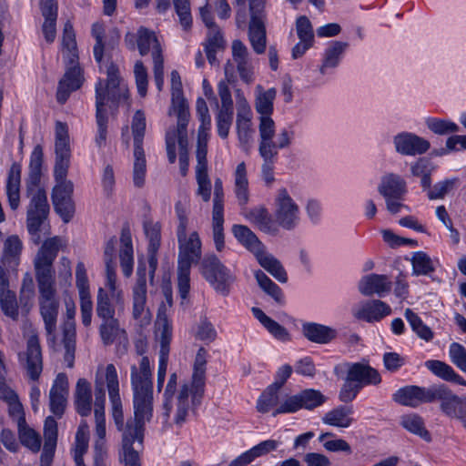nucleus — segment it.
Masks as SVG:
<instances>
[{
  "label": "nucleus",
  "mask_w": 466,
  "mask_h": 466,
  "mask_svg": "<svg viewBox=\"0 0 466 466\" xmlns=\"http://www.w3.org/2000/svg\"><path fill=\"white\" fill-rule=\"evenodd\" d=\"M134 420L127 423L123 432L120 459L125 466H141L138 449L142 448L146 422L153 416L154 390L149 359L142 357L138 365L130 368Z\"/></svg>",
  "instance_id": "1"
},
{
  "label": "nucleus",
  "mask_w": 466,
  "mask_h": 466,
  "mask_svg": "<svg viewBox=\"0 0 466 466\" xmlns=\"http://www.w3.org/2000/svg\"><path fill=\"white\" fill-rule=\"evenodd\" d=\"M208 352L200 348L195 357L193 373L189 383H183L178 389V375L170 373L163 392L165 416L169 417L175 406L174 421L183 424L190 410L201 404L206 386V365Z\"/></svg>",
  "instance_id": "2"
},
{
  "label": "nucleus",
  "mask_w": 466,
  "mask_h": 466,
  "mask_svg": "<svg viewBox=\"0 0 466 466\" xmlns=\"http://www.w3.org/2000/svg\"><path fill=\"white\" fill-rule=\"evenodd\" d=\"M71 159V147L66 124L57 121L55 128V166L53 176L56 184L52 189L51 198L54 208L67 223L75 213V203L72 196L73 182L66 178Z\"/></svg>",
  "instance_id": "3"
},
{
  "label": "nucleus",
  "mask_w": 466,
  "mask_h": 466,
  "mask_svg": "<svg viewBox=\"0 0 466 466\" xmlns=\"http://www.w3.org/2000/svg\"><path fill=\"white\" fill-rule=\"evenodd\" d=\"M43 159V147L36 145L30 155L28 174L25 179L26 195L30 198L26 226L33 242L36 245L41 240L39 235L41 226L49 212L46 192L41 185Z\"/></svg>",
  "instance_id": "4"
},
{
  "label": "nucleus",
  "mask_w": 466,
  "mask_h": 466,
  "mask_svg": "<svg viewBox=\"0 0 466 466\" xmlns=\"http://www.w3.org/2000/svg\"><path fill=\"white\" fill-rule=\"evenodd\" d=\"M106 83L99 80L96 85V145L105 146L107 135V114L106 106L120 104L128 98L129 91L126 82L119 77L118 68L114 66L106 67Z\"/></svg>",
  "instance_id": "5"
},
{
  "label": "nucleus",
  "mask_w": 466,
  "mask_h": 466,
  "mask_svg": "<svg viewBox=\"0 0 466 466\" xmlns=\"http://www.w3.org/2000/svg\"><path fill=\"white\" fill-rule=\"evenodd\" d=\"M61 46L63 59L66 65V71L64 77L59 81L56 98L59 103L64 104L67 100L70 93L78 89L83 83L81 69L78 66V50L76 34L69 21L64 25Z\"/></svg>",
  "instance_id": "6"
},
{
  "label": "nucleus",
  "mask_w": 466,
  "mask_h": 466,
  "mask_svg": "<svg viewBox=\"0 0 466 466\" xmlns=\"http://www.w3.org/2000/svg\"><path fill=\"white\" fill-rule=\"evenodd\" d=\"M105 385L108 390L109 401L111 404V413L114 421L118 430L123 429L124 414L122 401L119 394V380L116 369L114 364L110 363L106 366H99L95 377V401L94 411L96 409L98 397H101L103 415H105L106 405V390ZM106 420V416H104Z\"/></svg>",
  "instance_id": "7"
},
{
  "label": "nucleus",
  "mask_w": 466,
  "mask_h": 466,
  "mask_svg": "<svg viewBox=\"0 0 466 466\" xmlns=\"http://www.w3.org/2000/svg\"><path fill=\"white\" fill-rule=\"evenodd\" d=\"M274 222L278 228L292 231L300 223V208L285 187L277 189L273 198Z\"/></svg>",
  "instance_id": "8"
},
{
  "label": "nucleus",
  "mask_w": 466,
  "mask_h": 466,
  "mask_svg": "<svg viewBox=\"0 0 466 466\" xmlns=\"http://www.w3.org/2000/svg\"><path fill=\"white\" fill-rule=\"evenodd\" d=\"M62 246V238L53 237L46 239L39 248L34 258V268L37 283L55 282L53 262Z\"/></svg>",
  "instance_id": "9"
},
{
  "label": "nucleus",
  "mask_w": 466,
  "mask_h": 466,
  "mask_svg": "<svg viewBox=\"0 0 466 466\" xmlns=\"http://www.w3.org/2000/svg\"><path fill=\"white\" fill-rule=\"evenodd\" d=\"M200 272L214 289L227 295L234 276L230 270L214 254H208L200 263Z\"/></svg>",
  "instance_id": "10"
},
{
  "label": "nucleus",
  "mask_w": 466,
  "mask_h": 466,
  "mask_svg": "<svg viewBox=\"0 0 466 466\" xmlns=\"http://www.w3.org/2000/svg\"><path fill=\"white\" fill-rule=\"evenodd\" d=\"M171 77V107L169 115L177 117V137L181 146L186 144V127L189 119L188 106L183 95L181 78L177 71L173 70Z\"/></svg>",
  "instance_id": "11"
},
{
  "label": "nucleus",
  "mask_w": 466,
  "mask_h": 466,
  "mask_svg": "<svg viewBox=\"0 0 466 466\" xmlns=\"http://www.w3.org/2000/svg\"><path fill=\"white\" fill-rule=\"evenodd\" d=\"M250 22L248 26V40L258 55L265 53L267 35L265 27V0H248Z\"/></svg>",
  "instance_id": "12"
},
{
  "label": "nucleus",
  "mask_w": 466,
  "mask_h": 466,
  "mask_svg": "<svg viewBox=\"0 0 466 466\" xmlns=\"http://www.w3.org/2000/svg\"><path fill=\"white\" fill-rule=\"evenodd\" d=\"M39 290L40 313L48 336L56 329L59 300L56 298L55 282L37 283Z\"/></svg>",
  "instance_id": "13"
},
{
  "label": "nucleus",
  "mask_w": 466,
  "mask_h": 466,
  "mask_svg": "<svg viewBox=\"0 0 466 466\" xmlns=\"http://www.w3.org/2000/svg\"><path fill=\"white\" fill-rule=\"evenodd\" d=\"M178 258L177 265L191 267L201 258L202 243L197 231L187 234V229H177Z\"/></svg>",
  "instance_id": "14"
},
{
  "label": "nucleus",
  "mask_w": 466,
  "mask_h": 466,
  "mask_svg": "<svg viewBox=\"0 0 466 466\" xmlns=\"http://www.w3.org/2000/svg\"><path fill=\"white\" fill-rule=\"evenodd\" d=\"M18 361L31 380L35 381L39 379L43 370V359L36 335L29 337L25 351L18 353Z\"/></svg>",
  "instance_id": "15"
},
{
  "label": "nucleus",
  "mask_w": 466,
  "mask_h": 466,
  "mask_svg": "<svg viewBox=\"0 0 466 466\" xmlns=\"http://www.w3.org/2000/svg\"><path fill=\"white\" fill-rule=\"evenodd\" d=\"M396 153L405 157H416L425 154L431 147L426 138L409 131H401L392 137Z\"/></svg>",
  "instance_id": "16"
},
{
  "label": "nucleus",
  "mask_w": 466,
  "mask_h": 466,
  "mask_svg": "<svg viewBox=\"0 0 466 466\" xmlns=\"http://www.w3.org/2000/svg\"><path fill=\"white\" fill-rule=\"evenodd\" d=\"M137 276V283L133 289V318L139 322L140 326H146L150 323L151 316L146 309L147 280L145 264L139 262Z\"/></svg>",
  "instance_id": "17"
},
{
  "label": "nucleus",
  "mask_w": 466,
  "mask_h": 466,
  "mask_svg": "<svg viewBox=\"0 0 466 466\" xmlns=\"http://www.w3.org/2000/svg\"><path fill=\"white\" fill-rule=\"evenodd\" d=\"M277 96V90L274 87L265 90L260 85L255 88L254 107L258 116V129L263 128L266 132L271 127L274 120L271 115L274 111V101Z\"/></svg>",
  "instance_id": "18"
},
{
  "label": "nucleus",
  "mask_w": 466,
  "mask_h": 466,
  "mask_svg": "<svg viewBox=\"0 0 466 466\" xmlns=\"http://www.w3.org/2000/svg\"><path fill=\"white\" fill-rule=\"evenodd\" d=\"M218 92L221 100V107L216 117L217 129L221 138H227L233 119V100L229 87L225 81L218 83Z\"/></svg>",
  "instance_id": "19"
},
{
  "label": "nucleus",
  "mask_w": 466,
  "mask_h": 466,
  "mask_svg": "<svg viewBox=\"0 0 466 466\" xmlns=\"http://www.w3.org/2000/svg\"><path fill=\"white\" fill-rule=\"evenodd\" d=\"M76 285L79 294L81 319L84 326L91 324L93 301L89 291V281L85 264L79 261L76 268Z\"/></svg>",
  "instance_id": "20"
},
{
  "label": "nucleus",
  "mask_w": 466,
  "mask_h": 466,
  "mask_svg": "<svg viewBox=\"0 0 466 466\" xmlns=\"http://www.w3.org/2000/svg\"><path fill=\"white\" fill-rule=\"evenodd\" d=\"M435 400L440 401L441 410L450 418L460 420L461 416L466 410V397H459L453 394L443 385H435L432 402Z\"/></svg>",
  "instance_id": "21"
},
{
  "label": "nucleus",
  "mask_w": 466,
  "mask_h": 466,
  "mask_svg": "<svg viewBox=\"0 0 466 466\" xmlns=\"http://www.w3.org/2000/svg\"><path fill=\"white\" fill-rule=\"evenodd\" d=\"M435 386L429 388L420 386H406L399 389L392 396L395 402L412 408L422 403L432 402Z\"/></svg>",
  "instance_id": "22"
},
{
  "label": "nucleus",
  "mask_w": 466,
  "mask_h": 466,
  "mask_svg": "<svg viewBox=\"0 0 466 466\" xmlns=\"http://www.w3.org/2000/svg\"><path fill=\"white\" fill-rule=\"evenodd\" d=\"M295 29L299 42L291 49V57L299 59L314 46L315 34L312 24L306 15L297 17Z\"/></svg>",
  "instance_id": "23"
},
{
  "label": "nucleus",
  "mask_w": 466,
  "mask_h": 466,
  "mask_svg": "<svg viewBox=\"0 0 466 466\" xmlns=\"http://www.w3.org/2000/svg\"><path fill=\"white\" fill-rule=\"evenodd\" d=\"M348 46L349 44L342 41L328 43L321 53L320 64L319 66V72L321 76L334 73L340 65Z\"/></svg>",
  "instance_id": "24"
},
{
  "label": "nucleus",
  "mask_w": 466,
  "mask_h": 466,
  "mask_svg": "<svg viewBox=\"0 0 466 466\" xmlns=\"http://www.w3.org/2000/svg\"><path fill=\"white\" fill-rule=\"evenodd\" d=\"M391 308L380 299H371L359 303L353 309V316L360 320L378 322L391 314Z\"/></svg>",
  "instance_id": "25"
},
{
  "label": "nucleus",
  "mask_w": 466,
  "mask_h": 466,
  "mask_svg": "<svg viewBox=\"0 0 466 466\" xmlns=\"http://www.w3.org/2000/svg\"><path fill=\"white\" fill-rule=\"evenodd\" d=\"M68 397V379L65 373L56 377L49 392V407L51 412L60 418L66 407Z\"/></svg>",
  "instance_id": "26"
},
{
  "label": "nucleus",
  "mask_w": 466,
  "mask_h": 466,
  "mask_svg": "<svg viewBox=\"0 0 466 466\" xmlns=\"http://www.w3.org/2000/svg\"><path fill=\"white\" fill-rule=\"evenodd\" d=\"M158 324L162 325L160 333V351L157 378V391L160 392L164 389V383L168 364L169 342L171 340L172 333L167 319H158Z\"/></svg>",
  "instance_id": "27"
},
{
  "label": "nucleus",
  "mask_w": 466,
  "mask_h": 466,
  "mask_svg": "<svg viewBox=\"0 0 466 466\" xmlns=\"http://www.w3.org/2000/svg\"><path fill=\"white\" fill-rule=\"evenodd\" d=\"M268 128L267 132L263 128L258 129V149H262L264 147H269L272 152L275 151V156L278 157L279 149L289 147L294 137V132L290 128H282L279 133L278 141L274 142L273 138L276 134L275 122H273L271 127Z\"/></svg>",
  "instance_id": "28"
},
{
  "label": "nucleus",
  "mask_w": 466,
  "mask_h": 466,
  "mask_svg": "<svg viewBox=\"0 0 466 466\" xmlns=\"http://www.w3.org/2000/svg\"><path fill=\"white\" fill-rule=\"evenodd\" d=\"M241 213L247 220L254 224L262 232L277 236L279 228L266 207L260 205L252 208L247 206L241 208Z\"/></svg>",
  "instance_id": "29"
},
{
  "label": "nucleus",
  "mask_w": 466,
  "mask_h": 466,
  "mask_svg": "<svg viewBox=\"0 0 466 466\" xmlns=\"http://www.w3.org/2000/svg\"><path fill=\"white\" fill-rule=\"evenodd\" d=\"M301 333L307 340L320 345L329 344L338 337L336 329L313 321L303 322Z\"/></svg>",
  "instance_id": "30"
},
{
  "label": "nucleus",
  "mask_w": 466,
  "mask_h": 466,
  "mask_svg": "<svg viewBox=\"0 0 466 466\" xmlns=\"http://www.w3.org/2000/svg\"><path fill=\"white\" fill-rule=\"evenodd\" d=\"M231 49L232 60L241 80L246 83L252 82L254 66L248 47L240 40H234Z\"/></svg>",
  "instance_id": "31"
},
{
  "label": "nucleus",
  "mask_w": 466,
  "mask_h": 466,
  "mask_svg": "<svg viewBox=\"0 0 466 466\" xmlns=\"http://www.w3.org/2000/svg\"><path fill=\"white\" fill-rule=\"evenodd\" d=\"M347 374L362 389L370 385H378L381 381L380 374L377 370L367 363H347Z\"/></svg>",
  "instance_id": "32"
},
{
  "label": "nucleus",
  "mask_w": 466,
  "mask_h": 466,
  "mask_svg": "<svg viewBox=\"0 0 466 466\" xmlns=\"http://www.w3.org/2000/svg\"><path fill=\"white\" fill-rule=\"evenodd\" d=\"M237 132L240 148L249 153L253 142V128L248 105H245L237 114Z\"/></svg>",
  "instance_id": "33"
},
{
  "label": "nucleus",
  "mask_w": 466,
  "mask_h": 466,
  "mask_svg": "<svg viewBox=\"0 0 466 466\" xmlns=\"http://www.w3.org/2000/svg\"><path fill=\"white\" fill-rule=\"evenodd\" d=\"M21 175V164L14 162L8 170L5 187L7 201L12 210H16L20 206Z\"/></svg>",
  "instance_id": "34"
},
{
  "label": "nucleus",
  "mask_w": 466,
  "mask_h": 466,
  "mask_svg": "<svg viewBox=\"0 0 466 466\" xmlns=\"http://www.w3.org/2000/svg\"><path fill=\"white\" fill-rule=\"evenodd\" d=\"M358 289L364 296L382 297L390 291L391 281L386 275L370 274L360 280Z\"/></svg>",
  "instance_id": "35"
},
{
  "label": "nucleus",
  "mask_w": 466,
  "mask_h": 466,
  "mask_svg": "<svg viewBox=\"0 0 466 466\" xmlns=\"http://www.w3.org/2000/svg\"><path fill=\"white\" fill-rule=\"evenodd\" d=\"M178 144L180 147L179 153V171L180 174L185 177L188 171L189 159L187 151V137L186 136V144L181 146L178 142L177 128L175 130H169L166 135V147L167 158L170 163H174L177 159L176 154V144Z\"/></svg>",
  "instance_id": "36"
},
{
  "label": "nucleus",
  "mask_w": 466,
  "mask_h": 466,
  "mask_svg": "<svg viewBox=\"0 0 466 466\" xmlns=\"http://www.w3.org/2000/svg\"><path fill=\"white\" fill-rule=\"evenodd\" d=\"M378 191L384 198H404L407 193L406 181L398 174H385L378 186Z\"/></svg>",
  "instance_id": "37"
},
{
  "label": "nucleus",
  "mask_w": 466,
  "mask_h": 466,
  "mask_svg": "<svg viewBox=\"0 0 466 466\" xmlns=\"http://www.w3.org/2000/svg\"><path fill=\"white\" fill-rule=\"evenodd\" d=\"M74 405L76 412L81 417H87L92 411V389L91 384L86 379L76 381L74 391Z\"/></svg>",
  "instance_id": "38"
},
{
  "label": "nucleus",
  "mask_w": 466,
  "mask_h": 466,
  "mask_svg": "<svg viewBox=\"0 0 466 466\" xmlns=\"http://www.w3.org/2000/svg\"><path fill=\"white\" fill-rule=\"evenodd\" d=\"M45 443L41 454L42 465L49 466L56 447L57 441V423L56 420L49 416L45 420L44 425Z\"/></svg>",
  "instance_id": "39"
},
{
  "label": "nucleus",
  "mask_w": 466,
  "mask_h": 466,
  "mask_svg": "<svg viewBox=\"0 0 466 466\" xmlns=\"http://www.w3.org/2000/svg\"><path fill=\"white\" fill-rule=\"evenodd\" d=\"M40 8L45 17L42 32L47 43H53L56 35L57 5L56 0H41Z\"/></svg>",
  "instance_id": "40"
},
{
  "label": "nucleus",
  "mask_w": 466,
  "mask_h": 466,
  "mask_svg": "<svg viewBox=\"0 0 466 466\" xmlns=\"http://www.w3.org/2000/svg\"><path fill=\"white\" fill-rule=\"evenodd\" d=\"M102 401L101 397H98L95 410L96 440L94 445V460H106L107 458L106 450V420L103 415Z\"/></svg>",
  "instance_id": "41"
},
{
  "label": "nucleus",
  "mask_w": 466,
  "mask_h": 466,
  "mask_svg": "<svg viewBox=\"0 0 466 466\" xmlns=\"http://www.w3.org/2000/svg\"><path fill=\"white\" fill-rule=\"evenodd\" d=\"M23 250V242L17 235H11L4 241L2 252V264L15 269L20 263V257Z\"/></svg>",
  "instance_id": "42"
},
{
  "label": "nucleus",
  "mask_w": 466,
  "mask_h": 466,
  "mask_svg": "<svg viewBox=\"0 0 466 466\" xmlns=\"http://www.w3.org/2000/svg\"><path fill=\"white\" fill-rule=\"evenodd\" d=\"M233 191L237 198L238 206L245 208L249 201V183L246 164L239 163L234 172V187Z\"/></svg>",
  "instance_id": "43"
},
{
  "label": "nucleus",
  "mask_w": 466,
  "mask_h": 466,
  "mask_svg": "<svg viewBox=\"0 0 466 466\" xmlns=\"http://www.w3.org/2000/svg\"><path fill=\"white\" fill-rule=\"evenodd\" d=\"M120 245V266L123 274L128 278L133 272L134 266V249L131 232L128 228H123L121 230Z\"/></svg>",
  "instance_id": "44"
},
{
  "label": "nucleus",
  "mask_w": 466,
  "mask_h": 466,
  "mask_svg": "<svg viewBox=\"0 0 466 466\" xmlns=\"http://www.w3.org/2000/svg\"><path fill=\"white\" fill-rule=\"evenodd\" d=\"M258 264L280 283L288 281V274L281 262L267 251L266 247L255 256Z\"/></svg>",
  "instance_id": "45"
},
{
  "label": "nucleus",
  "mask_w": 466,
  "mask_h": 466,
  "mask_svg": "<svg viewBox=\"0 0 466 466\" xmlns=\"http://www.w3.org/2000/svg\"><path fill=\"white\" fill-rule=\"evenodd\" d=\"M232 233L237 240L254 256L260 252L265 245L258 239L256 234L244 225H234Z\"/></svg>",
  "instance_id": "46"
},
{
  "label": "nucleus",
  "mask_w": 466,
  "mask_h": 466,
  "mask_svg": "<svg viewBox=\"0 0 466 466\" xmlns=\"http://www.w3.org/2000/svg\"><path fill=\"white\" fill-rule=\"evenodd\" d=\"M253 316L260 322V324L277 339L288 341L290 335L286 328L279 324L259 308H252Z\"/></svg>",
  "instance_id": "47"
},
{
  "label": "nucleus",
  "mask_w": 466,
  "mask_h": 466,
  "mask_svg": "<svg viewBox=\"0 0 466 466\" xmlns=\"http://www.w3.org/2000/svg\"><path fill=\"white\" fill-rule=\"evenodd\" d=\"M425 367L432 372L435 376L459 385H466V381L461 376L455 372L451 366L449 364L435 360L425 361Z\"/></svg>",
  "instance_id": "48"
},
{
  "label": "nucleus",
  "mask_w": 466,
  "mask_h": 466,
  "mask_svg": "<svg viewBox=\"0 0 466 466\" xmlns=\"http://www.w3.org/2000/svg\"><path fill=\"white\" fill-rule=\"evenodd\" d=\"M255 279L258 287L269 296L276 304L283 306L286 303L285 296L282 289L273 282L262 270L254 271Z\"/></svg>",
  "instance_id": "49"
},
{
  "label": "nucleus",
  "mask_w": 466,
  "mask_h": 466,
  "mask_svg": "<svg viewBox=\"0 0 466 466\" xmlns=\"http://www.w3.org/2000/svg\"><path fill=\"white\" fill-rule=\"evenodd\" d=\"M88 441L89 427L86 421L83 420L77 429L73 449V457L76 466H85L83 457L87 451Z\"/></svg>",
  "instance_id": "50"
},
{
  "label": "nucleus",
  "mask_w": 466,
  "mask_h": 466,
  "mask_svg": "<svg viewBox=\"0 0 466 466\" xmlns=\"http://www.w3.org/2000/svg\"><path fill=\"white\" fill-rule=\"evenodd\" d=\"M258 154L263 160L260 171L261 178L266 187H271L275 182L274 166L278 157L275 156V151L272 152L269 147L258 149Z\"/></svg>",
  "instance_id": "51"
},
{
  "label": "nucleus",
  "mask_w": 466,
  "mask_h": 466,
  "mask_svg": "<svg viewBox=\"0 0 466 466\" xmlns=\"http://www.w3.org/2000/svg\"><path fill=\"white\" fill-rule=\"evenodd\" d=\"M353 413L351 407L340 406L325 414L322 420L325 424L339 428H348L353 422L350 417Z\"/></svg>",
  "instance_id": "52"
},
{
  "label": "nucleus",
  "mask_w": 466,
  "mask_h": 466,
  "mask_svg": "<svg viewBox=\"0 0 466 466\" xmlns=\"http://www.w3.org/2000/svg\"><path fill=\"white\" fill-rule=\"evenodd\" d=\"M99 334L105 345L114 343L116 339L126 338V331L119 327L116 318L104 319L99 327Z\"/></svg>",
  "instance_id": "53"
},
{
  "label": "nucleus",
  "mask_w": 466,
  "mask_h": 466,
  "mask_svg": "<svg viewBox=\"0 0 466 466\" xmlns=\"http://www.w3.org/2000/svg\"><path fill=\"white\" fill-rule=\"evenodd\" d=\"M410 262L412 266V274L415 276L430 275L435 270L433 260L423 251L413 252Z\"/></svg>",
  "instance_id": "54"
},
{
  "label": "nucleus",
  "mask_w": 466,
  "mask_h": 466,
  "mask_svg": "<svg viewBox=\"0 0 466 466\" xmlns=\"http://www.w3.org/2000/svg\"><path fill=\"white\" fill-rule=\"evenodd\" d=\"M279 389L268 385L261 393L257 401V410L258 412L267 413L277 409L279 404Z\"/></svg>",
  "instance_id": "55"
},
{
  "label": "nucleus",
  "mask_w": 466,
  "mask_h": 466,
  "mask_svg": "<svg viewBox=\"0 0 466 466\" xmlns=\"http://www.w3.org/2000/svg\"><path fill=\"white\" fill-rule=\"evenodd\" d=\"M404 316L409 322L411 329L416 333V335L425 340V341H431L433 337L434 333L431 329L430 327H428L422 319L413 312L410 309H406L404 312Z\"/></svg>",
  "instance_id": "56"
},
{
  "label": "nucleus",
  "mask_w": 466,
  "mask_h": 466,
  "mask_svg": "<svg viewBox=\"0 0 466 466\" xmlns=\"http://www.w3.org/2000/svg\"><path fill=\"white\" fill-rule=\"evenodd\" d=\"M400 424L410 432L420 436L424 441H431V435L426 430L422 418L415 413L401 417Z\"/></svg>",
  "instance_id": "57"
},
{
  "label": "nucleus",
  "mask_w": 466,
  "mask_h": 466,
  "mask_svg": "<svg viewBox=\"0 0 466 466\" xmlns=\"http://www.w3.org/2000/svg\"><path fill=\"white\" fill-rule=\"evenodd\" d=\"M104 32H105V29H104L103 24L98 23V22L93 24L91 33H92V35L95 37V39L96 41V45L94 46V56H95L96 61L99 65L100 70L106 74V67L107 66L112 65V66L116 67V66L112 64V63L109 64L108 62H106V63L103 62V49H104L103 37H104Z\"/></svg>",
  "instance_id": "58"
},
{
  "label": "nucleus",
  "mask_w": 466,
  "mask_h": 466,
  "mask_svg": "<svg viewBox=\"0 0 466 466\" xmlns=\"http://www.w3.org/2000/svg\"><path fill=\"white\" fill-rule=\"evenodd\" d=\"M425 125L429 130L439 136L455 134L460 131V127L453 121L446 118L428 117Z\"/></svg>",
  "instance_id": "59"
},
{
  "label": "nucleus",
  "mask_w": 466,
  "mask_h": 466,
  "mask_svg": "<svg viewBox=\"0 0 466 466\" xmlns=\"http://www.w3.org/2000/svg\"><path fill=\"white\" fill-rule=\"evenodd\" d=\"M17 428L20 442L33 452H38L41 448L40 435L26 422L18 425Z\"/></svg>",
  "instance_id": "60"
},
{
  "label": "nucleus",
  "mask_w": 466,
  "mask_h": 466,
  "mask_svg": "<svg viewBox=\"0 0 466 466\" xmlns=\"http://www.w3.org/2000/svg\"><path fill=\"white\" fill-rule=\"evenodd\" d=\"M143 229L147 239V250L158 251L161 244V224L158 221L146 219Z\"/></svg>",
  "instance_id": "61"
},
{
  "label": "nucleus",
  "mask_w": 466,
  "mask_h": 466,
  "mask_svg": "<svg viewBox=\"0 0 466 466\" xmlns=\"http://www.w3.org/2000/svg\"><path fill=\"white\" fill-rule=\"evenodd\" d=\"M137 48L141 56L147 55L150 50L153 53L155 50H161L160 45L157 41L154 32L147 28L140 27L137 31Z\"/></svg>",
  "instance_id": "62"
},
{
  "label": "nucleus",
  "mask_w": 466,
  "mask_h": 466,
  "mask_svg": "<svg viewBox=\"0 0 466 466\" xmlns=\"http://www.w3.org/2000/svg\"><path fill=\"white\" fill-rule=\"evenodd\" d=\"M106 286L108 289L109 295L115 300L118 310L124 309L123 291L116 286V266L106 267Z\"/></svg>",
  "instance_id": "63"
},
{
  "label": "nucleus",
  "mask_w": 466,
  "mask_h": 466,
  "mask_svg": "<svg viewBox=\"0 0 466 466\" xmlns=\"http://www.w3.org/2000/svg\"><path fill=\"white\" fill-rule=\"evenodd\" d=\"M147 161L144 149H134L133 184L142 187L146 182Z\"/></svg>",
  "instance_id": "64"
}]
</instances>
